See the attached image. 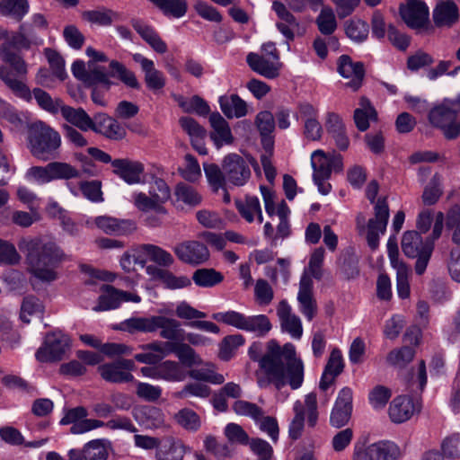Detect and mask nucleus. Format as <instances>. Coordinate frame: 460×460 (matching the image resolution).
Here are the masks:
<instances>
[{"label": "nucleus", "instance_id": "1", "mask_svg": "<svg viewBox=\"0 0 460 460\" xmlns=\"http://www.w3.org/2000/svg\"><path fill=\"white\" fill-rule=\"evenodd\" d=\"M262 344L253 342L248 355L253 361H258L260 369L256 374L257 384L261 388L273 385L280 390L288 385L296 390L304 382V363L296 357V348L291 343H286L282 348L273 340L267 343V352L261 357Z\"/></svg>", "mask_w": 460, "mask_h": 460}, {"label": "nucleus", "instance_id": "2", "mask_svg": "<svg viewBox=\"0 0 460 460\" xmlns=\"http://www.w3.org/2000/svg\"><path fill=\"white\" fill-rule=\"evenodd\" d=\"M19 249L25 254L28 270L35 279L48 283L58 279V268L66 255L55 243L23 239Z\"/></svg>", "mask_w": 460, "mask_h": 460}, {"label": "nucleus", "instance_id": "3", "mask_svg": "<svg viewBox=\"0 0 460 460\" xmlns=\"http://www.w3.org/2000/svg\"><path fill=\"white\" fill-rule=\"evenodd\" d=\"M0 58L12 68L11 70L5 66H0L1 80L16 96L30 101L31 93L25 82L29 70L27 62L19 53L10 49L9 43L1 45Z\"/></svg>", "mask_w": 460, "mask_h": 460}, {"label": "nucleus", "instance_id": "4", "mask_svg": "<svg viewBox=\"0 0 460 460\" xmlns=\"http://www.w3.org/2000/svg\"><path fill=\"white\" fill-rule=\"evenodd\" d=\"M444 214L438 212L435 216V224L432 230V241H423L421 235L416 231H408L403 234L402 239V250L409 258H416L415 271L421 275L426 270L431 257L434 244L433 241L441 235L444 224Z\"/></svg>", "mask_w": 460, "mask_h": 460}, {"label": "nucleus", "instance_id": "5", "mask_svg": "<svg viewBox=\"0 0 460 460\" xmlns=\"http://www.w3.org/2000/svg\"><path fill=\"white\" fill-rule=\"evenodd\" d=\"M159 315L150 317H131L120 323L119 330L134 333L155 332L160 330V336L168 341H177L182 338L184 331L181 329V323L176 319L166 317L170 310L160 309Z\"/></svg>", "mask_w": 460, "mask_h": 460}, {"label": "nucleus", "instance_id": "6", "mask_svg": "<svg viewBox=\"0 0 460 460\" xmlns=\"http://www.w3.org/2000/svg\"><path fill=\"white\" fill-rule=\"evenodd\" d=\"M60 145V135L45 123L40 121L31 126L29 148L36 158L42 161L54 158Z\"/></svg>", "mask_w": 460, "mask_h": 460}, {"label": "nucleus", "instance_id": "7", "mask_svg": "<svg viewBox=\"0 0 460 460\" xmlns=\"http://www.w3.org/2000/svg\"><path fill=\"white\" fill-rule=\"evenodd\" d=\"M430 123L441 129L444 136L453 139L460 135V97L445 100L434 107L429 114Z\"/></svg>", "mask_w": 460, "mask_h": 460}, {"label": "nucleus", "instance_id": "8", "mask_svg": "<svg viewBox=\"0 0 460 460\" xmlns=\"http://www.w3.org/2000/svg\"><path fill=\"white\" fill-rule=\"evenodd\" d=\"M212 318L258 337L265 336L271 329L270 321L265 314L246 315L234 310H228L215 313Z\"/></svg>", "mask_w": 460, "mask_h": 460}, {"label": "nucleus", "instance_id": "9", "mask_svg": "<svg viewBox=\"0 0 460 460\" xmlns=\"http://www.w3.org/2000/svg\"><path fill=\"white\" fill-rule=\"evenodd\" d=\"M110 73L105 68L93 62H88V84H102L108 90L111 84L110 76L117 77L127 86L131 88H138L139 84L135 74L128 69L122 63L111 60L109 65Z\"/></svg>", "mask_w": 460, "mask_h": 460}, {"label": "nucleus", "instance_id": "10", "mask_svg": "<svg viewBox=\"0 0 460 460\" xmlns=\"http://www.w3.org/2000/svg\"><path fill=\"white\" fill-rule=\"evenodd\" d=\"M293 411L295 416L289 424L288 434L292 439L296 440L301 437L304 430L305 416L309 426L314 427L317 422L316 394L310 393L305 396L304 402L296 401L293 405Z\"/></svg>", "mask_w": 460, "mask_h": 460}, {"label": "nucleus", "instance_id": "11", "mask_svg": "<svg viewBox=\"0 0 460 460\" xmlns=\"http://www.w3.org/2000/svg\"><path fill=\"white\" fill-rule=\"evenodd\" d=\"M70 347L69 336L56 332L46 336L44 343L39 348L35 356L40 362L58 361L69 351Z\"/></svg>", "mask_w": 460, "mask_h": 460}, {"label": "nucleus", "instance_id": "12", "mask_svg": "<svg viewBox=\"0 0 460 460\" xmlns=\"http://www.w3.org/2000/svg\"><path fill=\"white\" fill-rule=\"evenodd\" d=\"M135 367V362L132 359L120 358L99 366L98 372L106 382L113 384L129 383L135 381V377L131 374Z\"/></svg>", "mask_w": 460, "mask_h": 460}, {"label": "nucleus", "instance_id": "13", "mask_svg": "<svg viewBox=\"0 0 460 460\" xmlns=\"http://www.w3.org/2000/svg\"><path fill=\"white\" fill-rule=\"evenodd\" d=\"M375 217L367 223V240L369 247L376 249L379 243V236L384 234L389 218V208L386 199H379L374 208Z\"/></svg>", "mask_w": 460, "mask_h": 460}, {"label": "nucleus", "instance_id": "14", "mask_svg": "<svg viewBox=\"0 0 460 460\" xmlns=\"http://www.w3.org/2000/svg\"><path fill=\"white\" fill-rule=\"evenodd\" d=\"M311 165L314 170L313 178L331 177L332 172L342 171V156L335 152L326 154L318 149L311 155Z\"/></svg>", "mask_w": 460, "mask_h": 460}, {"label": "nucleus", "instance_id": "15", "mask_svg": "<svg viewBox=\"0 0 460 460\" xmlns=\"http://www.w3.org/2000/svg\"><path fill=\"white\" fill-rule=\"evenodd\" d=\"M226 181L234 186L244 185L251 177L247 162L237 154L227 155L222 164Z\"/></svg>", "mask_w": 460, "mask_h": 460}, {"label": "nucleus", "instance_id": "16", "mask_svg": "<svg viewBox=\"0 0 460 460\" xmlns=\"http://www.w3.org/2000/svg\"><path fill=\"white\" fill-rule=\"evenodd\" d=\"M101 291L98 305L93 308L95 311L116 309L123 302L139 303L141 301L137 294L119 290L110 285H102Z\"/></svg>", "mask_w": 460, "mask_h": 460}, {"label": "nucleus", "instance_id": "17", "mask_svg": "<svg viewBox=\"0 0 460 460\" xmlns=\"http://www.w3.org/2000/svg\"><path fill=\"white\" fill-rule=\"evenodd\" d=\"M173 252L181 261L190 265L204 263L209 258V252L207 246L195 240L177 243L173 247Z\"/></svg>", "mask_w": 460, "mask_h": 460}, {"label": "nucleus", "instance_id": "18", "mask_svg": "<svg viewBox=\"0 0 460 460\" xmlns=\"http://www.w3.org/2000/svg\"><path fill=\"white\" fill-rule=\"evenodd\" d=\"M400 13L404 22L412 29L422 28L429 22V7L420 0H408L401 5Z\"/></svg>", "mask_w": 460, "mask_h": 460}, {"label": "nucleus", "instance_id": "19", "mask_svg": "<svg viewBox=\"0 0 460 460\" xmlns=\"http://www.w3.org/2000/svg\"><path fill=\"white\" fill-rule=\"evenodd\" d=\"M113 172L128 184H142L145 182V166L138 161L129 159H115L112 162Z\"/></svg>", "mask_w": 460, "mask_h": 460}, {"label": "nucleus", "instance_id": "20", "mask_svg": "<svg viewBox=\"0 0 460 460\" xmlns=\"http://www.w3.org/2000/svg\"><path fill=\"white\" fill-rule=\"evenodd\" d=\"M397 453L394 444L380 441L365 448H356L354 460H396Z\"/></svg>", "mask_w": 460, "mask_h": 460}, {"label": "nucleus", "instance_id": "21", "mask_svg": "<svg viewBox=\"0 0 460 460\" xmlns=\"http://www.w3.org/2000/svg\"><path fill=\"white\" fill-rule=\"evenodd\" d=\"M352 411V390L343 387L338 394L335 404L331 413V425L336 428L345 426L351 416Z\"/></svg>", "mask_w": 460, "mask_h": 460}, {"label": "nucleus", "instance_id": "22", "mask_svg": "<svg viewBox=\"0 0 460 460\" xmlns=\"http://www.w3.org/2000/svg\"><path fill=\"white\" fill-rule=\"evenodd\" d=\"M297 301L300 312L308 321H312L317 313V304L313 295V280L307 274H304L300 279Z\"/></svg>", "mask_w": 460, "mask_h": 460}, {"label": "nucleus", "instance_id": "23", "mask_svg": "<svg viewBox=\"0 0 460 460\" xmlns=\"http://www.w3.org/2000/svg\"><path fill=\"white\" fill-rule=\"evenodd\" d=\"M277 314L282 331L288 332L293 339L299 340L303 335L301 319L292 312L291 306L286 301L279 304Z\"/></svg>", "mask_w": 460, "mask_h": 460}, {"label": "nucleus", "instance_id": "24", "mask_svg": "<svg viewBox=\"0 0 460 460\" xmlns=\"http://www.w3.org/2000/svg\"><path fill=\"white\" fill-rule=\"evenodd\" d=\"M90 129L115 140L122 139L126 136L124 128L115 119L105 113L94 115Z\"/></svg>", "mask_w": 460, "mask_h": 460}, {"label": "nucleus", "instance_id": "25", "mask_svg": "<svg viewBox=\"0 0 460 460\" xmlns=\"http://www.w3.org/2000/svg\"><path fill=\"white\" fill-rule=\"evenodd\" d=\"M132 58L136 63L140 65L141 69L145 74V83L150 90L157 91L165 85V77L163 72L155 68L153 60L146 58L140 53L133 54Z\"/></svg>", "mask_w": 460, "mask_h": 460}, {"label": "nucleus", "instance_id": "26", "mask_svg": "<svg viewBox=\"0 0 460 460\" xmlns=\"http://www.w3.org/2000/svg\"><path fill=\"white\" fill-rule=\"evenodd\" d=\"M246 61L254 72L268 79L278 77L282 67L280 61H274L265 56H260V54L253 52L247 55Z\"/></svg>", "mask_w": 460, "mask_h": 460}, {"label": "nucleus", "instance_id": "27", "mask_svg": "<svg viewBox=\"0 0 460 460\" xmlns=\"http://www.w3.org/2000/svg\"><path fill=\"white\" fill-rule=\"evenodd\" d=\"M338 71L341 76L350 80L348 85L353 91H357L361 86L364 78V68L361 63L353 62L349 56L343 55L339 58Z\"/></svg>", "mask_w": 460, "mask_h": 460}, {"label": "nucleus", "instance_id": "28", "mask_svg": "<svg viewBox=\"0 0 460 460\" xmlns=\"http://www.w3.org/2000/svg\"><path fill=\"white\" fill-rule=\"evenodd\" d=\"M272 9L280 20L276 23L278 30L287 40H293L295 30L298 28L299 22L281 2L274 1Z\"/></svg>", "mask_w": 460, "mask_h": 460}, {"label": "nucleus", "instance_id": "29", "mask_svg": "<svg viewBox=\"0 0 460 460\" xmlns=\"http://www.w3.org/2000/svg\"><path fill=\"white\" fill-rule=\"evenodd\" d=\"M108 456V449L100 439L88 442L83 449L68 451V460H107Z\"/></svg>", "mask_w": 460, "mask_h": 460}, {"label": "nucleus", "instance_id": "30", "mask_svg": "<svg viewBox=\"0 0 460 460\" xmlns=\"http://www.w3.org/2000/svg\"><path fill=\"white\" fill-rule=\"evenodd\" d=\"M209 122L212 128L210 137L217 148L231 145L234 142L229 124L218 112L212 113L209 116Z\"/></svg>", "mask_w": 460, "mask_h": 460}, {"label": "nucleus", "instance_id": "31", "mask_svg": "<svg viewBox=\"0 0 460 460\" xmlns=\"http://www.w3.org/2000/svg\"><path fill=\"white\" fill-rule=\"evenodd\" d=\"M344 362L341 351L339 349H333L322 375L319 384L320 389L327 390L342 372Z\"/></svg>", "mask_w": 460, "mask_h": 460}, {"label": "nucleus", "instance_id": "32", "mask_svg": "<svg viewBox=\"0 0 460 460\" xmlns=\"http://www.w3.org/2000/svg\"><path fill=\"white\" fill-rule=\"evenodd\" d=\"M186 449L187 447L181 440L169 436L161 440L155 451V458L157 460H183Z\"/></svg>", "mask_w": 460, "mask_h": 460}, {"label": "nucleus", "instance_id": "33", "mask_svg": "<svg viewBox=\"0 0 460 460\" xmlns=\"http://www.w3.org/2000/svg\"><path fill=\"white\" fill-rule=\"evenodd\" d=\"M136 420L146 429H155L165 425L164 414L161 409L144 405L134 411Z\"/></svg>", "mask_w": 460, "mask_h": 460}, {"label": "nucleus", "instance_id": "34", "mask_svg": "<svg viewBox=\"0 0 460 460\" xmlns=\"http://www.w3.org/2000/svg\"><path fill=\"white\" fill-rule=\"evenodd\" d=\"M416 410L410 397L400 395L392 401L389 406V417L394 423H402L410 420Z\"/></svg>", "mask_w": 460, "mask_h": 460}, {"label": "nucleus", "instance_id": "35", "mask_svg": "<svg viewBox=\"0 0 460 460\" xmlns=\"http://www.w3.org/2000/svg\"><path fill=\"white\" fill-rule=\"evenodd\" d=\"M132 25L135 31L155 52L164 54L167 51L166 43L160 38L154 28L139 20L133 21Z\"/></svg>", "mask_w": 460, "mask_h": 460}, {"label": "nucleus", "instance_id": "36", "mask_svg": "<svg viewBox=\"0 0 460 460\" xmlns=\"http://www.w3.org/2000/svg\"><path fill=\"white\" fill-rule=\"evenodd\" d=\"M6 43L10 44V49H29L32 45H41L43 40L37 37L31 32L28 23L21 24L18 32H12L11 40Z\"/></svg>", "mask_w": 460, "mask_h": 460}, {"label": "nucleus", "instance_id": "37", "mask_svg": "<svg viewBox=\"0 0 460 460\" xmlns=\"http://www.w3.org/2000/svg\"><path fill=\"white\" fill-rule=\"evenodd\" d=\"M458 8L453 1L439 2L433 11V19L439 27L451 26L458 20Z\"/></svg>", "mask_w": 460, "mask_h": 460}, {"label": "nucleus", "instance_id": "38", "mask_svg": "<svg viewBox=\"0 0 460 460\" xmlns=\"http://www.w3.org/2000/svg\"><path fill=\"white\" fill-rule=\"evenodd\" d=\"M219 104L223 113L229 119L241 118L248 112L246 102L236 94L221 96Z\"/></svg>", "mask_w": 460, "mask_h": 460}, {"label": "nucleus", "instance_id": "39", "mask_svg": "<svg viewBox=\"0 0 460 460\" xmlns=\"http://www.w3.org/2000/svg\"><path fill=\"white\" fill-rule=\"evenodd\" d=\"M235 206L241 216L249 223H252L255 217L258 222L263 220L260 200L254 196H246L243 199L235 200Z\"/></svg>", "mask_w": 460, "mask_h": 460}, {"label": "nucleus", "instance_id": "40", "mask_svg": "<svg viewBox=\"0 0 460 460\" xmlns=\"http://www.w3.org/2000/svg\"><path fill=\"white\" fill-rule=\"evenodd\" d=\"M97 228L107 234H123L132 226L130 221L120 220L110 216H100L94 218Z\"/></svg>", "mask_w": 460, "mask_h": 460}, {"label": "nucleus", "instance_id": "41", "mask_svg": "<svg viewBox=\"0 0 460 460\" xmlns=\"http://www.w3.org/2000/svg\"><path fill=\"white\" fill-rule=\"evenodd\" d=\"M59 111L67 122L83 131L90 130L93 126V119L82 108L75 109L62 104Z\"/></svg>", "mask_w": 460, "mask_h": 460}, {"label": "nucleus", "instance_id": "42", "mask_svg": "<svg viewBox=\"0 0 460 460\" xmlns=\"http://www.w3.org/2000/svg\"><path fill=\"white\" fill-rule=\"evenodd\" d=\"M199 368H191L188 371L187 376L194 380L209 382L214 385H221L225 382V376L217 372L213 363L203 362Z\"/></svg>", "mask_w": 460, "mask_h": 460}, {"label": "nucleus", "instance_id": "43", "mask_svg": "<svg viewBox=\"0 0 460 460\" xmlns=\"http://www.w3.org/2000/svg\"><path fill=\"white\" fill-rule=\"evenodd\" d=\"M145 249L146 245L143 244L123 253L119 264L125 272L130 273L136 270V266L145 267L147 261Z\"/></svg>", "mask_w": 460, "mask_h": 460}, {"label": "nucleus", "instance_id": "44", "mask_svg": "<svg viewBox=\"0 0 460 460\" xmlns=\"http://www.w3.org/2000/svg\"><path fill=\"white\" fill-rule=\"evenodd\" d=\"M160 379L167 382H182L188 371L175 360H165L159 364Z\"/></svg>", "mask_w": 460, "mask_h": 460}, {"label": "nucleus", "instance_id": "45", "mask_svg": "<svg viewBox=\"0 0 460 460\" xmlns=\"http://www.w3.org/2000/svg\"><path fill=\"white\" fill-rule=\"evenodd\" d=\"M376 119V112L369 101L364 97L360 99L359 107L354 111V121L360 131H366L369 128V121Z\"/></svg>", "mask_w": 460, "mask_h": 460}, {"label": "nucleus", "instance_id": "46", "mask_svg": "<svg viewBox=\"0 0 460 460\" xmlns=\"http://www.w3.org/2000/svg\"><path fill=\"white\" fill-rule=\"evenodd\" d=\"M131 202L142 212L155 211L157 215H165V208L156 202L148 193L134 191L131 195Z\"/></svg>", "mask_w": 460, "mask_h": 460}, {"label": "nucleus", "instance_id": "47", "mask_svg": "<svg viewBox=\"0 0 460 460\" xmlns=\"http://www.w3.org/2000/svg\"><path fill=\"white\" fill-rule=\"evenodd\" d=\"M172 353L179 359V363L184 367L192 368L195 365H201L202 358L196 351L186 343H176L172 347Z\"/></svg>", "mask_w": 460, "mask_h": 460}, {"label": "nucleus", "instance_id": "48", "mask_svg": "<svg viewBox=\"0 0 460 460\" xmlns=\"http://www.w3.org/2000/svg\"><path fill=\"white\" fill-rule=\"evenodd\" d=\"M315 23L322 34L325 36L332 35L338 27L336 16L332 8L328 5L323 6L315 19Z\"/></svg>", "mask_w": 460, "mask_h": 460}, {"label": "nucleus", "instance_id": "49", "mask_svg": "<svg viewBox=\"0 0 460 460\" xmlns=\"http://www.w3.org/2000/svg\"><path fill=\"white\" fill-rule=\"evenodd\" d=\"M344 27L347 37L356 43H362L368 37L369 27L363 20L350 19L345 22Z\"/></svg>", "mask_w": 460, "mask_h": 460}, {"label": "nucleus", "instance_id": "50", "mask_svg": "<svg viewBox=\"0 0 460 460\" xmlns=\"http://www.w3.org/2000/svg\"><path fill=\"white\" fill-rule=\"evenodd\" d=\"M29 12L27 0H1L0 13L21 21Z\"/></svg>", "mask_w": 460, "mask_h": 460}, {"label": "nucleus", "instance_id": "51", "mask_svg": "<svg viewBox=\"0 0 460 460\" xmlns=\"http://www.w3.org/2000/svg\"><path fill=\"white\" fill-rule=\"evenodd\" d=\"M194 283L201 288H212L224 279V276L214 269H199L192 276Z\"/></svg>", "mask_w": 460, "mask_h": 460}, {"label": "nucleus", "instance_id": "52", "mask_svg": "<svg viewBox=\"0 0 460 460\" xmlns=\"http://www.w3.org/2000/svg\"><path fill=\"white\" fill-rule=\"evenodd\" d=\"M244 342L245 339L242 334L226 336L219 344L218 357L225 361L229 360Z\"/></svg>", "mask_w": 460, "mask_h": 460}, {"label": "nucleus", "instance_id": "53", "mask_svg": "<svg viewBox=\"0 0 460 460\" xmlns=\"http://www.w3.org/2000/svg\"><path fill=\"white\" fill-rule=\"evenodd\" d=\"M158 8H160L165 15L174 18L182 17L187 12V3L185 0H150Z\"/></svg>", "mask_w": 460, "mask_h": 460}, {"label": "nucleus", "instance_id": "54", "mask_svg": "<svg viewBox=\"0 0 460 460\" xmlns=\"http://www.w3.org/2000/svg\"><path fill=\"white\" fill-rule=\"evenodd\" d=\"M415 351L408 346L391 350L386 356V362L395 367H404L414 358Z\"/></svg>", "mask_w": 460, "mask_h": 460}, {"label": "nucleus", "instance_id": "55", "mask_svg": "<svg viewBox=\"0 0 460 460\" xmlns=\"http://www.w3.org/2000/svg\"><path fill=\"white\" fill-rule=\"evenodd\" d=\"M174 419L181 427L187 430L196 431L201 426L199 416L190 409L185 408L179 411Z\"/></svg>", "mask_w": 460, "mask_h": 460}, {"label": "nucleus", "instance_id": "56", "mask_svg": "<svg viewBox=\"0 0 460 460\" xmlns=\"http://www.w3.org/2000/svg\"><path fill=\"white\" fill-rule=\"evenodd\" d=\"M52 181L75 179L80 176V172L75 167L67 163L52 162L50 163Z\"/></svg>", "mask_w": 460, "mask_h": 460}, {"label": "nucleus", "instance_id": "57", "mask_svg": "<svg viewBox=\"0 0 460 460\" xmlns=\"http://www.w3.org/2000/svg\"><path fill=\"white\" fill-rule=\"evenodd\" d=\"M175 196L178 201L189 206H197L201 200V195L192 187L185 183H179L175 188Z\"/></svg>", "mask_w": 460, "mask_h": 460}, {"label": "nucleus", "instance_id": "58", "mask_svg": "<svg viewBox=\"0 0 460 460\" xmlns=\"http://www.w3.org/2000/svg\"><path fill=\"white\" fill-rule=\"evenodd\" d=\"M31 93L39 106L49 112L57 113L62 106V102L59 99H52L47 92L40 88L33 89Z\"/></svg>", "mask_w": 460, "mask_h": 460}, {"label": "nucleus", "instance_id": "59", "mask_svg": "<svg viewBox=\"0 0 460 460\" xmlns=\"http://www.w3.org/2000/svg\"><path fill=\"white\" fill-rule=\"evenodd\" d=\"M148 194L161 206H164L171 198V190L163 179L155 178L149 184Z\"/></svg>", "mask_w": 460, "mask_h": 460}, {"label": "nucleus", "instance_id": "60", "mask_svg": "<svg viewBox=\"0 0 460 460\" xmlns=\"http://www.w3.org/2000/svg\"><path fill=\"white\" fill-rule=\"evenodd\" d=\"M441 183V176L435 174L429 183L425 187L421 197L425 205H434L439 199L442 195Z\"/></svg>", "mask_w": 460, "mask_h": 460}, {"label": "nucleus", "instance_id": "61", "mask_svg": "<svg viewBox=\"0 0 460 460\" xmlns=\"http://www.w3.org/2000/svg\"><path fill=\"white\" fill-rule=\"evenodd\" d=\"M136 384V394L138 398L146 402H156L163 393L159 385H154L149 383L134 381Z\"/></svg>", "mask_w": 460, "mask_h": 460}, {"label": "nucleus", "instance_id": "62", "mask_svg": "<svg viewBox=\"0 0 460 460\" xmlns=\"http://www.w3.org/2000/svg\"><path fill=\"white\" fill-rule=\"evenodd\" d=\"M233 411L237 415L250 417L254 421H259L263 413L262 409L255 403L243 400H237L234 402Z\"/></svg>", "mask_w": 460, "mask_h": 460}, {"label": "nucleus", "instance_id": "63", "mask_svg": "<svg viewBox=\"0 0 460 460\" xmlns=\"http://www.w3.org/2000/svg\"><path fill=\"white\" fill-rule=\"evenodd\" d=\"M177 102L185 112H196L199 115H206L209 111L208 104L199 96H193L190 99L178 97Z\"/></svg>", "mask_w": 460, "mask_h": 460}, {"label": "nucleus", "instance_id": "64", "mask_svg": "<svg viewBox=\"0 0 460 460\" xmlns=\"http://www.w3.org/2000/svg\"><path fill=\"white\" fill-rule=\"evenodd\" d=\"M145 245L147 259L163 267H168L173 263V257L167 251L153 244Z\"/></svg>", "mask_w": 460, "mask_h": 460}]
</instances>
